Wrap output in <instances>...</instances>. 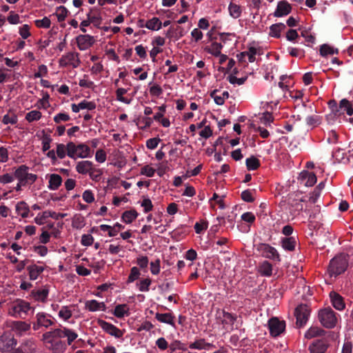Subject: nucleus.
I'll return each instance as SVG.
<instances>
[{
    "instance_id": "f257e3e1",
    "label": "nucleus",
    "mask_w": 353,
    "mask_h": 353,
    "mask_svg": "<svg viewBox=\"0 0 353 353\" xmlns=\"http://www.w3.org/2000/svg\"><path fill=\"white\" fill-rule=\"evenodd\" d=\"M77 337L74 330L61 326L43 334L42 341L52 353H64L67 345H70Z\"/></svg>"
},
{
    "instance_id": "f03ea898",
    "label": "nucleus",
    "mask_w": 353,
    "mask_h": 353,
    "mask_svg": "<svg viewBox=\"0 0 353 353\" xmlns=\"http://www.w3.org/2000/svg\"><path fill=\"white\" fill-rule=\"evenodd\" d=\"M317 178H292L277 183L276 190L279 194L286 192L297 195L305 192V188L313 186Z\"/></svg>"
},
{
    "instance_id": "7ed1b4c3",
    "label": "nucleus",
    "mask_w": 353,
    "mask_h": 353,
    "mask_svg": "<svg viewBox=\"0 0 353 353\" xmlns=\"http://www.w3.org/2000/svg\"><path fill=\"white\" fill-rule=\"evenodd\" d=\"M286 204L288 206L285 207V209L288 210L289 213L292 216L299 214L303 209V204L300 202L299 195L296 193H289L287 200L284 199L283 197L279 205L281 208H283Z\"/></svg>"
},
{
    "instance_id": "20e7f679",
    "label": "nucleus",
    "mask_w": 353,
    "mask_h": 353,
    "mask_svg": "<svg viewBox=\"0 0 353 353\" xmlns=\"http://www.w3.org/2000/svg\"><path fill=\"white\" fill-rule=\"evenodd\" d=\"M31 309L32 307L28 302L22 299H17L9 307L8 314L14 318L24 319Z\"/></svg>"
},
{
    "instance_id": "39448f33",
    "label": "nucleus",
    "mask_w": 353,
    "mask_h": 353,
    "mask_svg": "<svg viewBox=\"0 0 353 353\" xmlns=\"http://www.w3.org/2000/svg\"><path fill=\"white\" fill-rule=\"evenodd\" d=\"M337 314L330 307L321 309L319 311L318 319L321 324L325 328L334 327L337 323Z\"/></svg>"
},
{
    "instance_id": "423d86ee",
    "label": "nucleus",
    "mask_w": 353,
    "mask_h": 353,
    "mask_svg": "<svg viewBox=\"0 0 353 353\" xmlns=\"http://www.w3.org/2000/svg\"><path fill=\"white\" fill-rule=\"evenodd\" d=\"M347 268V261L345 256L340 254L334 257L330 262L328 272L331 276H336L343 273Z\"/></svg>"
},
{
    "instance_id": "0eeeda50",
    "label": "nucleus",
    "mask_w": 353,
    "mask_h": 353,
    "mask_svg": "<svg viewBox=\"0 0 353 353\" xmlns=\"http://www.w3.org/2000/svg\"><path fill=\"white\" fill-rule=\"evenodd\" d=\"M17 345V340L12 331H6L0 336V352L11 353Z\"/></svg>"
},
{
    "instance_id": "6e6552de",
    "label": "nucleus",
    "mask_w": 353,
    "mask_h": 353,
    "mask_svg": "<svg viewBox=\"0 0 353 353\" xmlns=\"http://www.w3.org/2000/svg\"><path fill=\"white\" fill-rule=\"evenodd\" d=\"M36 321L32 323V329L35 331L41 327L48 329L56 323V319L50 314L45 312H39L35 316Z\"/></svg>"
},
{
    "instance_id": "1a4fd4ad",
    "label": "nucleus",
    "mask_w": 353,
    "mask_h": 353,
    "mask_svg": "<svg viewBox=\"0 0 353 353\" xmlns=\"http://www.w3.org/2000/svg\"><path fill=\"white\" fill-rule=\"evenodd\" d=\"M256 249L261 255L267 259L276 261H281L280 255L276 249L270 244L260 243L256 245Z\"/></svg>"
},
{
    "instance_id": "9d476101",
    "label": "nucleus",
    "mask_w": 353,
    "mask_h": 353,
    "mask_svg": "<svg viewBox=\"0 0 353 353\" xmlns=\"http://www.w3.org/2000/svg\"><path fill=\"white\" fill-rule=\"evenodd\" d=\"M294 314L296 319V327H301L306 324L308 320L310 309L306 304H301L296 307Z\"/></svg>"
},
{
    "instance_id": "9b49d317",
    "label": "nucleus",
    "mask_w": 353,
    "mask_h": 353,
    "mask_svg": "<svg viewBox=\"0 0 353 353\" xmlns=\"http://www.w3.org/2000/svg\"><path fill=\"white\" fill-rule=\"evenodd\" d=\"M285 328L284 321H280L277 317H272L268 321V329L270 335L276 337L283 333Z\"/></svg>"
},
{
    "instance_id": "f8f14e48",
    "label": "nucleus",
    "mask_w": 353,
    "mask_h": 353,
    "mask_svg": "<svg viewBox=\"0 0 353 353\" xmlns=\"http://www.w3.org/2000/svg\"><path fill=\"white\" fill-rule=\"evenodd\" d=\"M97 324L103 331L110 335L113 336L117 339H121L123 337L124 332L117 327L113 324L108 323L100 319L97 320Z\"/></svg>"
},
{
    "instance_id": "ddd939ff",
    "label": "nucleus",
    "mask_w": 353,
    "mask_h": 353,
    "mask_svg": "<svg viewBox=\"0 0 353 353\" xmlns=\"http://www.w3.org/2000/svg\"><path fill=\"white\" fill-rule=\"evenodd\" d=\"M59 62L61 66H66L70 64L74 68H77L81 63L77 52H68L63 55Z\"/></svg>"
},
{
    "instance_id": "4468645a",
    "label": "nucleus",
    "mask_w": 353,
    "mask_h": 353,
    "mask_svg": "<svg viewBox=\"0 0 353 353\" xmlns=\"http://www.w3.org/2000/svg\"><path fill=\"white\" fill-rule=\"evenodd\" d=\"M329 344L325 339H315L308 347L309 353H325Z\"/></svg>"
},
{
    "instance_id": "2eb2a0df",
    "label": "nucleus",
    "mask_w": 353,
    "mask_h": 353,
    "mask_svg": "<svg viewBox=\"0 0 353 353\" xmlns=\"http://www.w3.org/2000/svg\"><path fill=\"white\" fill-rule=\"evenodd\" d=\"M77 46L80 50H85L94 43V39L90 34H80L76 38Z\"/></svg>"
},
{
    "instance_id": "dca6fc26",
    "label": "nucleus",
    "mask_w": 353,
    "mask_h": 353,
    "mask_svg": "<svg viewBox=\"0 0 353 353\" xmlns=\"http://www.w3.org/2000/svg\"><path fill=\"white\" fill-rule=\"evenodd\" d=\"M77 171L81 174H89L90 176H99V174H93V164L90 161H82L77 163Z\"/></svg>"
},
{
    "instance_id": "f3484780",
    "label": "nucleus",
    "mask_w": 353,
    "mask_h": 353,
    "mask_svg": "<svg viewBox=\"0 0 353 353\" xmlns=\"http://www.w3.org/2000/svg\"><path fill=\"white\" fill-rule=\"evenodd\" d=\"M292 11V6L287 1H281L277 3L274 17H281L288 15Z\"/></svg>"
},
{
    "instance_id": "a211bd4d",
    "label": "nucleus",
    "mask_w": 353,
    "mask_h": 353,
    "mask_svg": "<svg viewBox=\"0 0 353 353\" xmlns=\"http://www.w3.org/2000/svg\"><path fill=\"white\" fill-rule=\"evenodd\" d=\"M330 298L332 306L337 310H343L345 307V303L344 302L343 297L339 293L334 291L330 292Z\"/></svg>"
},
{
    "instance_id": "6ab92c4d",
    "label": "nucleus",
    "mask_w": 353,
    "mask_h": 353,
    "mask_svg": "<svg viewBox=\"0 0 353 353\" xmlns=\"http://www.w3.org/2000/svg\"><path fill=\"white\" fill-rule=\"evenodd\" d=\"M87 17L88 21H90V23H93L96 28H100L102 17L101 15V12L99 9L96 8H91L90 12L87 14Z\"/></svg>"
},
{
    "instance_id": "aec40b11",
    "label": "nucleus",
    "mask_w": 353,
    "mask_h": 353,
    "mask_svg": "<svg viewBox=\"0 0 353 353\" xmlns=\"http://www.w3.org/2000/svg\"><path fill=\"white\" fill-rule=\"evenodd\" d=\"M49 294V290L47 288L43 289H34L31 291L30 297L34 301L45 303Z\"/></svg>"
},
{
    "instance_id": "412c9836",
    "label": "nucleus",
    "mask_w": 353,
    "mask_h": 353,
    "mask_svg": "<svg viewBox=\"0 0 353 353\" xmlns=\"http://www.w3.org/2000/svg\"><path fill=\"white\" fill-rule=\"evenodd\" d=\"M155 319L161 323L168 324L174 327H176L175 322H174L175 316L171 312H169V313H159V312H157L155 314Z\"/></svg>"
},
{
    "instance_id": "4be33fe9",
    "label": "nucleus",
    "mask_w": 353,
    "mask_h": 353,
    "mask_svg": "<svg viewBox=\"0 0 353 353\" xmlns=\"http://www.w3.org/2000/svg\"><path fill=\"white\" fill-rule=\"evenodd\" d=\"M261 54L260 50L254 47H250L248 51H244L238 54L239 61H243L246 56H248L249 62L252 63L256 60L255 55Z\"/></svg>"
},
{
    "instance_id": "5701e85b",
    "label": "nucleus",
    "mask_w": 353,
    "mask_h": 353,
    "mask_svg": "<svg viewBox=\"0 0 353 353\" xmlns=\"http://www.w3.org/2000/svg\"><path fill=\"white\" fill-rule=\"evenodd\" d=\"M27 270L28 272L30 279L32 281H34L37 279L40 274H41L43 272L44 267L39 266L36 264H32L27 267Z\"/></svg>"
},
{
    "instance_id": "b1692460",
    "label": "nucleus",
    "mask_w": 353,
    "mask_h": 353,
    "mask_svg": "<svg viewBox=\"0 0 353 353\" xmlns=\"http://www.w3.org/2000/svg\"><path fill=\"white\" fill-rule=\"evenodd\" d=\"M11 328L12 331H14L21 335L23 332L30 330V324L21 321H13L11 324Z\"/></svg>"
},
{
    "instance_id": "393cba45",
    "label": "nucleus",
    "mask_w": 353,
    "mask_h": 353,
    "mask_svg": "<svg viewBox=\"0 0 353 353\" xmlns=\"http://www.w3.org/2000/svg\"><path fill=\"white\" fill-rule=\"evenodd\" d=\"M296 245V241L294 236H291L290 237H284L281 239V246L286 251H294Z\"/></svg>"
},
{
    "instance_id": "a878e982",
    "label": "nucleus",
    "mask_w": 353,
    "mask_h": 353,
    "mask_svg": "<svg viewBox=\"0 0 353 353\" xmlns=\"http://www.w3.org/2000/svg\"><path fill=\"white\" fill-rule=\"evenodd\" d=\"M112 314L117 318H123L124 316H128L129 307L127 304H119L115 306Z\"/></svg>"
},
{
    "instance_id": "bb28decb",
    "label": "nucleus",
    "mask_w": 353,
    "mask_h": 353,
    "mask_svg": "<svg viewBox=\"0 0 353 353\" xmlns=\"http://www.w3.org/2000/svg\"><path fill=\"white\" fill-rule=\"evenodd\" d=\"M77 150L79 158L90 157L92 154L90 147L84 143L77 145Z\"/></svg>"
},
{
    "instance_id": "cd10ccee",
    "label": "nucleus",
    "mask_w": 353,
    "mask_h": 353,
    "mask_svg": "<svg viewBox=\"0 0 353 353\" xmlns=\"http://www.w3.org/2000/svg\"><path fill=\"white\" fill-rule=\"evenodd\" d=\"M183 34V29L181 26H177L176 28L170 27L165 34L168 38H174L176 40L182 37Z\"/></svg>"
},
{
    "instance_id": "c85d7f7f",
    "label": "nucleus",
    "mask_w": 353,
    "mask_h": 353,
    "mask_svg": "<svg viewBox=\"0 0 353 353\" xmlns=\"http://www.w3.org/2000/svg\"><path fill=\"white\" fill-rule=\"evenodd\" d=\"M286 28L285 25L283 23H278L272 25L270 27V36L275 38L281 37V32Z\"/></svg>"
},
{
    "instance_id": "c756f323",
    "label": "nucleus",
    "mask_w": 353,
    "mask_h": 353,
    "mask_svg": "<svg viewBox=\"0 0 353 353\" xmlns=\"http://www.w3.org/2000/svg\"><path fill=\"white\" fill-rule=\"evenodd\" d=\"M259 272L262 276H270L272 274V264L268 261H264L259 265Z\"/></svg>"
},
{
    "instance_id": "7c9ffc66",
    "label": "nucleus",
    "mask_w": 353,
    "mask_h": 353,
    "mask_svg": "<svg viewBox=\"0 0 353 353\" xmlns=\"http://www.w3.org/2000/svg\"><path fill=\"white\" fill-rule=\"evenodd\" d=\"M138 215V212L134 209L126 210L122 214L121 219L125 223H130L137 218Z\"/></svg>"
},
{
    "instance_id": "2f4dec72",
    "label": "nucleus",
    "mask_w": 353,
    "mask_h": 353,
    "mask_svg": "<svg viewBox=\"0 0 353 353\" xmlns=\"http://www.w3.org/2000/svg\"><path fill=\"white\" fill-rule=\"evenodd\" d=\"M16 211L17 214L21 215L23 218H26L28 216L30 210L26 202L21 201L16 205Z\"/></svg>"
},
{
    "instance_id": "473e14b6",
    "label": "nucleus",
    "mask_w": 353,
    "mask_h": 353,
    "mask_svg": "<svg viewBox=\"0 0 353 353\" xmlns=\"http://www.w3.org/2000/svg\"><path fill=\"white\" fill-rule=\"evenodd\" d=\"M223 46L221 43L212 42V44L205 48V50L214 55V57H218L221 53V49Z\"/></svg>"
},
{
    "instance_id": "72a5a7b5",
    "label": "nucleus",
    "mask_w": 353,
    "mask_h": 353,
    "mask_svg": "<svg viewBox=\"0 0 353 353\" xmlns=\"http://www.w3.org/2000/svg\"><path fill=\"white\" fill-rule=\"evenodd\" d=\"M162 23L157 17H153L145 23V27L151 30H159L161 28Z\"/></svg>"
},
{
    "instance_id": "f704fd0d",
    "label": "nucleus",
    "mask_w": 353,
    "mask_h": 353,
    "mask_svg": "<svg viewBox=\"0 0 353 353\" xmlns=\"http://www.w3.org/2000/svg\"><path fill=\"white\" fill-rule=\"evenodd\" d=\"M325 173V168L321 166H316L314 170L309 172L307 170H303L299 176H317L318 175H323Z\"/></svg>"
},
{
    "instance_id": "c9c22d12",
    "label": "nucleus",
    "mask_w": 353,
    "mask_h": 353,
    "mask_svg": "<svg viewBox=\"0 0 353 353\" xmlns=\"http://www.w3.org/2000/svg\"><path fill=\"white\" fill-rule=\"evenodd\" d=\"M319 52L322 57H326L328 54H337L339 50L337 48L334 49L328 44L325 43L320 46Z\"/></svg>"
},
{
    "instance_id": "e433bc0d",
    "label": "nucleus",
    "mask_w": 353,
    "mask_h": 353,
    "mask_svg": "<svg viewBox=\"0 0 353 353\" xmlns=\"http://www.w3.org/2000/svg\"><path fill=\"white\" fill-rule=\"evenodd\" d=\"M228 11L232 18L237 19L241 16L242 9L240 6L231 2L228 6Z\"/></svg>"
},
{
    "instance_id": "4c0bfd02",
    "label": "nucleus",
    "mask_w": 353,
    "mask_h": 353,
    "mask_svg": "<svg viewBox=\"0 0 353 353\" xmlns=\"http://www.w3.org/2000/svg\"><path fill=\"white\" fill-rule=\"evenodd\" d=\"M332 157L336 161H337L339 163L342 162L345 163L349 161V159L346 156L344 150L340 148H338L337 150L332 152Z\"/></svg>"
},
{
    "instance_id": "58836bf2",
    "label": "nucleus",
    "mask_w": 353,
    "mask_h": 353,
    "mask_svg": "<svg viewBox=\"0 0 353 353\" xmlns=\"http://www.w3.org/2000/svg\"><path fill=\"white\" fill-rule=\"evenodd\" d=\"M325 331L319 327H311L305 334L307 339H312L318 336H321Z\"/></svg>"
},
{
    "instance_id": "ea45409f",
    "label": "nucleus",
    "mask_w": 353,
    "mask_h": 353,
    "mask_svg": "<svg viewBox=\"0 0 353 353\" xmlns=\"http://www.w3.org/2000/svg\"><path fill=\"white\" fill-rule=\"evenodd\" d=\"M339 108L343 109L347 115L352 116L353 114V108L351 103L346 99H343L339 102Z\"/></svg>"
},
{
    "instance_id": "a19ab883",
    "label": "nucleus",
    "mask_w": 353,
    "mask_h": 353,
    "mask_svg": "<svg viewBox=\"0 0 353 353\" xmlns=\"http://www.w3.org/2000/svg\"><path fill=\"white\" fill-rule=\"evenodd\" d=\"M246 166L248 170H256L260 166L259 160L255 157H251L245 161Z\"/></svg>"
},
{
    "instance_id": "79ce46f5",
    "label": "nucleus",
    "mask_w": 353,
    "mask_h": 353,
    "mask_svg": "<svg viewBox=\"0 0 353 353\" xmlns=\"http://www.w3.org/2000/svg\"><path fill=\"white\" fill-rule=\"evenodd\" d=\"M68 12L65 7L61 6L57 8L54 14L57 16L58 21L62 22L65 21Z\"/></svg>"
},
{
    "instance_id": "37998d69",
    "label": "nucleus",
    "mask_w": 353,
    "mask_h": 353,
    "mask_svg": "<svg viewBox=\"0 0 353 353\" xmlns=\"http://www.w3.org/2000/svg\"><path fill=\"white\" fill-rule=\"evenodd\" d=\"M221 313L223 317L222 323L224 324H229L230 325H233L235 321L236 320V316L228 312H225V310H222Z\"/></svg>"
},
{
    "instance_id": "c03bdc74",
    "label": "nucleus",
    "mask_w": 353,
    "mask_h": 353,
    "mask_svg": "<svg viewBox=\"0 0 353 353\" xmlns=\"http://www.w3.org/2000/svg\"><path fill=\"white\" fill-rule=\"evenodd\" d=\"M41 117V112L39 110H34L28 112L26 115V119L31 123L35 121H38Z\"/></svg>"
},
{
    "instance_id": "a18cd8bd",
    "label": "nucleus",
    "mask_w": 353,
    "mask_h": 353,
    "mask_svg": "<svg viewBox=\"0 0 353 353\" xmlns=\"http://www.w3.org/2000/svg\"><path fill=\"white\" fill-rule=\"evenodd\" d=\"M28 168L26 165H22L19 166L14 173V176H37L33 174H28Z\"/></svg>"
},
{
    "instance_id": "49530a36",
    "label": "nucleus",
    "mask_w": 353,
    "mask_h": 353,
    "mask_svg": "<svg viewBox=\"0 0 353 353\" xmlns=\"http://www.w3.org/2000/svg\"><path fill=\"white\" fill-rule=\"evenodd\" d=\"M67 155L72 159H77L78 157L77 145L73 142H69L67 143Z\"/></svg>"
},
{
    "instance_id": "de8ad7c7",
    "label": "nucleus",
    "mask_w": 353,
    "mask_h": 353,
    "mask_svg": "<svg viewBox=\"0 0 353 353\" xmlns=\"http://www.w3.org/2000/svg\"><path fill=\"white\" fill-rule=\"evenodd\" d=\"M85 225V220L83 216L76 215L72 219V226L74 228L81 229Z\"/></svg>"
},
{
    "instance_id": "09e8293b",
    "label": "nucleus",
    "mask_w": 353,
    "mask_h": 353,
    "mask_svg": "<svg viewBox=\"0 0 353 353\" xmlns=\"http://www.w3.org/2000/svg\"><path fill=\"white\" fill-rule=\"evenodd\" d=\"M34 24L39 28H49L51 25V21L48 17H44L42 19L35 20Z\"/></svg>"
},
{
    "instance_id": "8fccbe9b",
    "label": "nucleus",
    "mask_w": 353,
    "mask_h": 353,
    "mask_svg": "<svg viewBox=\"0 0 353 353\" xmlns=\"http://www.w3.org/2000/svg\"><path fill=\"white\" fill-rule=\"evenodd\" d=\"M72 315L68 306H63L59 312V316L65 321L68 320Z\"/></svg>"
},
{
    "instance_id": "3c124183",
    "label": "nucleus",
    "mask_w": 353,
    "mask_h": 353,
    "mask_svg": "<svg viewBox=\"0 0 353 353\" xmlns=\"http://www.w3.org/2000/svg\"><path fill=\"white\" fill-rule=\"evenodd\" d=\"M152 281L150 279L147 278L141 280L139 283H137V286L139 287V290L141 292H148L150 290V285H151Z\"/></svg>"
},
{
    "instance_id": "603ef678",
    "label": "nucleus",
    "mask_w": 353,
    "mask_h": 353,
    "mask_svg": "<svg viewBox=\"0 0 353 353\" xmlns=\"http://www.w3.org/2000/svg\"><path fill=\"white\" fill-rule=\"evenodd\" d=\"M99 301L94 299L87 301L85 303V309L90 312L99 311Z\"/></svg>"
},
{
    "instance_id": "864d4df0",
    "label": "nucleus",
    "mask_w": 353,
    "mask_h": 353,
    "mask_svg": "<svg viewBox=\"0 0 353 353\" xmlns=\"http://www.w3.org/2000/svg\"><path fill=\"white\" fill-rule=\"evenodd\" d=\"M18 121L17 116L12 113V114H6L3 117L2 122L4 124H16Z\"/></svg>"
},
{
    "instance_id": "5fc2aeb1",
    "label": "nucleus",
    "mask_w": 353,
    "mask_h": 353,
    "mask_svg": "<svg viewBox=\"0 0 353 353\" xmlns=\"http://www.w3.org/2000/svg\"><path fill=\"white\" fill-rule=\"evenodd\" d=\"M127 92V90L125 88H118L116 91L117 99L118 101L125 103L126 104H129L130 103V100L124 97L123 95Z\"/></svg>"
},
{
    "instance_id": "6e6d98bb",
    "label": "nucleus",
    "mask_w": 353,
    "mask_h": 353,
    "mask_svg": "<svg viewBox=\"0 0 353 353\" xmlns=\"http://www.w3.org/2000/svg\"><path fill=\"white\" fill-rule=\"evenodd\" d=\"M56 154L59 159H63L67 154V145L58 143L57 145Z\"/></svg>"
},
{
    "instance_id": "4d7b16f0",
    "label": "nucleus",
    "mask_w": 353,
    "mask_h": 353,
    "mask_svg": "<svg viewBox=\"0 0 353 353\" xmlns=\"http://www.w3.org/2000/svg\"><path fill=\"white\" fill-rule=\"evenodd\" d=\"M141 206L143 208V212L145 213H148L153 209V204L149 198L144 197L141 202Z\"/></svg>"
},
{
    "instance_id": "13d9d810",
    "label": "nucleus",
    "mask_w": 353,
    "mask_h": 353,
    "mask_svg": "<svg viewBox=\"0 0 353 353\" xmlns=\"http://www.w3.org/2000/svg\"><path fill=\"white\" fill-rule=\"evenodd\" d=\"M140 275L139 270L137 267H133L130 270V275L128 276L127 282L128 283L134 282L137 280Z\"/></svg>"
},
{
    "instance_id": "bf43d9fd",
    "label": "nucleus",
    "mask_w": 353,
    "mask_h": 353,
    "mask_svg": "<svg viewBox=\"0 0 353 353\" xmlns=\"http://www.w3.org/2000/svg\"><path fill=\"white\" fill-rule=\"evenodd\" d=\"M321 119L318 115L308 116L306 118V123L310 126H315L321 123Z\"/></svg>"
},
{
    "instance_id": "052dcab7",
    "label": "nucleus",
    "mask_w": 353,
    "mask_h": 353,
    "mask_svg": "<svg viewBox=\"0 0 353 353\" xmlns=\"http://www.w3.org/2000/svg\"><path fill=\"white\" fill-rule=\"evenodd\" d=\"M62 178H50L48 188L54 190L59 188L61 185Z\"/></svg>"
},
{
    "instance_id": "680f3d73",
    "label": "nucleus",
    "mask_w": 353,
    "mask_h": 353,
    "mask_svg": "<svg viewBox=\"0 0 353 353\" xmlns=\"http://www.w3.org/2000/svg\"><path fill=\"white\" fill-rule=\"evenodd\" d=\"M79 107L81 108V110L87 109L88 110H93L96 108V103L94 101L83 100L79 103Z\"/></svg>"
},
{
    "instance_id": "e2e57ef3",
    "label": "nucleus",
    "mask_w": 353,
    "mask_h": 353,
    "mask_svg": "<svg viewBox=\"0 0 353 353\" xmlns=\"http://www.w3.org/2000/svg\"><path fill=\"white\" fill-rule=\"evenodd\" d=\"M65 216V214L57 213L55 212H51V211L43 212V218L51 217L52 219L58 220L59 219L63 218Z\"/></svg>"
},
{
    "instance_id": "0e129e2a",
    "label": "nucleus",
    "mask_w": 353,
    "mask_h": 353,
    "mask_svg": "<svg viewBox=\"0 0 353 353\" xmlns=\"http://www.w3.org/2000/svg\"><path fill=\"white\" fill-rule=\"evenodd\" d=\"M204 339H199L196 340L194 342L190 343L189 347L190 349H194V350H203L205 348L204 347Z\"/></svg>"
},
{
    "instance_id": "69168bd1",
    "label": "nucleus",
    "mask_w": 353,
    "mask_h": 353,
    "mask_svg": "<svg viewBox=\"0 0 353 353\" xmlns=\"http://www.w3.org/2000/svg\"><path fill=\"white\" fill-rule=\"evenodd\" d=\"M70 119L69 114L65 112H60L54 116V121L60 123L61 121H68Z\"/></svg>"
},
{
    "instance_id": "338daca9",
    "label": "nucleus",
    "mask_w": 353,
    "mask_h": 353,
    "mask_svg": "<svg viewBox=\"0 0 353 353\" xmlns=\"http://www.w3.org/2000/svg\"><path fill=\"white\" fill-rule=\"evenodd\" d=\"M219 91L218 90H214L210 94V96L214 99V102L219 105H221L224 103V101L222 98L221 95H218L217 93Z\"/></svg>"
},
{
    "instance_id": "774afa93",
    "label": "nucleus",
    "mask_w": 353,
    "mask_h": 353,
    "mask_svg": "<svg viewBox=\"0 0 353 353\" xmlns=\"http://www.w3.org/2000/svg\"><path fill=\"white\" fill-rule=\"evenodd\" d=\"M208 228V222L203 221L201 222H196L194 225V230L196 234H201L203 230Z\"/></svg>"
}]
</instances>
